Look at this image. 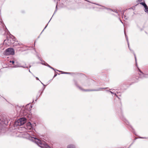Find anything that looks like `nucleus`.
<instances>
[{"instance_id":"nucleus-9","label":"nucleus","mask_w":148,"mask_h":148,"mask_svg":"<svg viewBox=\"0 0 148 148\" xmlns=\"http://www.w3.org/2000/svg\"><path fill=\"white\" fill-rule=\"evenodd\" d=\"M92 3L95 4H96V5H97L100 6H101L103 7L104 8H106V9H107L109 11H113V10H112V9H110V8H106L105 7L103 6H102V5H99V4H98L95 3Z\"/></svg>"},{"instance_id":"nucleus-10","label":"nucleus","mask_w":148,"mask_h":148,"mask_svg":"<svg viewBox=\"0 0 148 148\" xmlns=\"http://www.w3.org/2000/svg\"><path fill=\"white\" fill-rule=\"evenodd\" d=\"M125 36H126V40H127V44H128V47L129 48V49L130 50V51H132L133 52V51H132V50H131L130 48V47H129V43L128 42V38L127 37V36H126V35H125Z\"/></svg>"},{"instance_id":"nucleus-22","label":"nucleus","mask_w":148,"mask_h":148,"mask_svg":"<svg viewBox=\"0 0 148 148\" xmlns=\"http://www.w3.org/2000/svg\"><path fill=\"white\" fill-rule=\"evenodd\" d=\"M139 138H143V139H147V137H139Z\"/></svg>"},{"instance_id":"nucleus-5","label":"nucleus","mask_w":148,"mask_h":148,"mask_svg":"<svg viewBox=\"0 0 148 148\" xmlns=\"http://www.w3.org/2000/svg\"><path fill=\"white\" fill-rule=\"evenodd\" d=\"M139 71L140 72L139 75L141 78H148V74H143L140 70Z\"/></svg>"},{"instance_id":"nucleus-28","label":"nucleus","mask_w":148,"mask_h":148,"mask_svg":"<svg viewBox=\"0 0 148 148\" xmlns=\"http://www.w3.org/2000/svg\"><path fill=\"white\" fill-rule=\"evenodd\" d=\"M47 25H48V24H47V25L45 26V28H44V29H43V30H42V32H43V31L44 30V29H45L46 28V27H47ZM42 32H41V33H42Z\"/></svg>"},{"instance_id":"nucleus-16","label":"nucleus","mask_w":148,"mask_h":148,"mask_svg":"<svg viewBox=\"0 0 148 148\" xmlns=\"http://www.w3.org/2000/svg\"><path fill=\"white\" fill-rule=\"evenodd\" d=\"M124 122L127 125H129V121L126 120H125L124 121Z\"/></svg>"},{"instance_id":"nucleus-33","label":"nucleus","mask_w":148,"mask_h":148,"mask_svg":"<svg viewBox=\"0 0 148 148\" xmlns=\"http://www.w3.org/2000/svg\"><path fill=\"white\" fill-rule=\"evenodd\" d=\"M40 63L41 64H42V65H44V64H45L43 62H41Z\"/></svg>"},{"instance_id":"nucleus-24","label":"nucleus","mask_w":148,"mask_h":148,"mask_svg":"<svg viewBox=\"0 0 148 148\" xmlns=\"http://www.w3.org/2000/svg\"><path fill=\"white\" fill-rule=\"evenodd\" d=\"M57 5L56 6V10H55L54 12V14H53V15L55 14V13L56 12V11H57Z\"/></svg>"},{"instance_id":"nucleus-23","label":"nucleus","mask_w":148,"mask_h":148,"mask_svg":"<svg viewBox=\"0 0 148 148\" xmlns=\"http://www.w3.org/2000/svg\"><path fill=\"white\" fill-rule=\"evenodd\" d=\"M57 5L56 6V10H55L54 12V14H53V15L55 14V13L56 12V11H57Z\"/></svg>"},{"instance_id":"nucleus-15","label":"nucleus","mask_w":148,"mask_h":148,"mask_svg":"<svg viewBox=\"0 0 148 148\" xmlns=\"http://www.w3.org/2000/svg\"><path fill=\"white\" fill-rule=\"evenodd\" d=\"M59 71V72H61L62 73H63V74H69L71 73H70L65 72H63V71Z\"/></svg>"},{"instance_id":"nucleus-17","label":"nucleus","mask_w":148,"mask_h":148,"mask_svg":"<svg viewBox=\"0 0 148 148\" xmlns=\"http://www.w3.org/2000/svg\"><path fill=\"white\" fill-rule=\"evenodd\" d=\"M49 68H51V69L53 70L55 72L56 71H58V70H57V69H55L54 68H53V67H52L51 66H50V67H49Z\"/></svg>"},{"instance_id":"nucleus-20","label":"nucleus","mask_w":148,"mask_h":148,"mask_svg":"<svg viewBox=\"0 0 148 148\" xmlns=\"http://www.w3.org/2000/svg\"><path fill=\"white\" fill-rule=\"evenodd\" d=\"M44 65L47 66H48L49 67H50V66L48 64H47L46 63H45V64H44Z\"/></svg>"},{"instance_id":"nucleus-38","label":"nucleus","mask_w":148,"mask_h":148,"mask_svg":"<svg viewBox=\"0 0 148 148\" xmlns=\"http://www.w3.org/2000/svg\"><path fill=\"white\" fill-rule=\"evenodd\" d=\"M29 72L31 73L29 70Z\"/></svg>"},{"instance_id":"nucleus-25","label":"nucleus","mask_w":148,"mask_h":148,"mask_svg":"<svg viewBox=\"0 0 148 148\" xmlns=\"http://www.w3.org/2000/svg\"><path fill=\"white\" fill-rule=\"evenodd\" d=\"M114 95L116 97H118V99H120V98L118 97V96L116 94V93H114Z\"/></svg>"},{"instance_id":"nucleus-12","label":"nucleus","mask_w":148,"mask_h":148,"mask_svg":"<svg viewBox=\"0 0 148 148\" xmlns=\"http://www.w3.org/2000/svg\"><path fill=\"white\" fill-rule=\"evenodd\" d=\"M140 4L143 5L144 7H145L147 6V5L145 2H140Z\"/></svg>"},{"instance_id":"nucleus-27","label":"nucleus","mask_w":148,"mask_h":148,"mask_svg":"<svg viewBox=\"0 0 148 148\" xmlns=\"http://www.w3.org/2000/svg\"><path fill=\"white\" fill-rule=\"evenodd\" d=\"M28 125L29 126L30 125V126L31 127V124L30 123H28Z\"/></svg>"},{"instance_id":"nucleus-29","label":"nucleus","mask_w":148,"mask_h":148,"mask_svg":"<svg viewBox=\"0 0 148 148\" xmlns=\"http://www.w3.org/2000/svg\"><path fill=\"white\" fill-rule=\"evenodd\" d=\"M47 25H48V24H47V25L45 26V28H44V29H43V30H42V32H43V31L44 30V29H45L46 28V27H47ZM42 32H41V33H42Z\"/></svg>"},{"instance_id":"nucleus-37","label":"nucleus","mask_w":148,"mask_h":148,"mask_svg":"<svg viewBox=\"0 0 148 148\" xmlns=\"http://www.w3.org/2000/svg\"><path fill=\"white\" fill-rule=\"evenodd\" d=\"M51 19H50V20H49V22H48V23H49V22H50V21L51 20Z\"/></svg>"},{"instance_id":"nucleus-31","label":"nucleus","mask_w":148,"mask_h":148,"mask_svg":"<svg viewBox=\"0 0 148 148\" xmlns=\"http://www.w3.org/2000/svg\"><path fill=\"white\" fill-rule=\"evenodd\" d=\"M57 75V74L55 73L53 76V77H56Z\"/></svg>"},{"instance_id":"nucleus-14","label":"nucleus","mask_w":148,"mask_h":148,"mask_svg":"<svg viewBox=\"0 0 148 148\" xmlns=\"http://www.w3.org/2000/svg\"><path fill=\"white\" fill-rule=\"evenodd\" d=\"M22 67L23 68H28V67L27 66H17L16 65L15 66H14V67Z\"/></svg>"},{"instance_id":"nucleus-34","label":"nucleus","mask_w":148,"mask_h":148,"mask_svg":"<svg viewBox=\"0 0 148 148\" xmlns=\"http://www.w3.org/2000/svg\"><path fill=\"white\" fill-rule=\"evenodd\" d=\"M36 80H39L40 81V80H39V78H38V77H36Z\"/></svg>"},{"instance_id":"nucleus-41","label":"nucleus","mask_w":148,"mask_h":148,"mask_svg":"<svg viewBox=\"0 0 148 148\" xmlns=\"http://www.w3.org/2000/svg\"><path fill=\"white\" fill-rule=\"evenodd\" d=\"M1 19H0V21H1Z\"/></svg>"},{"instance_id":"nucleus-11","label":"nucleus","mask_w":148,"mask_h":148,"mask_svg":"<svg viewBox=\"0 0 148 148\" xmlns=\"http://www.w3.org/2000/svg\"><path fill=\"white\" fill-rule=\"evenodd\" d=\"M125 36H126V40H127V44H128V47L129 48V49L130 50V51H132L133 52V51H132V50H131L130 48V47H129V43L128 42V38L127 37V36H126V35H125Z\"/></svg>"},{"instance_id":"nucleus-35","label":"nucleus","mask_w":148,"mask_h":148,"mask_svg":"<svg viewBox=\"0 0 148 148\" xmlns=\"http://www.w3.org/2000/svg\"><path fill=\"white\" fill-rule=\"evenodd\" d=\"M41 82V83L44 86H45V85L43 84Z\"/></svg>"},{"instance_id":"nucleus-26","label":"nucleus","mask_w":148,"mask_h":148,"mask_svg":"<svg viewBox=\"0 0 148 148\" xmlns=\"http://www.w3.org/2000/svg\"><path fill=\"white\" fill-rule=\"evenodd\" d=\"M10 62H12V64H14V61H10Z\"/></svg>"},{"instance_id":"nucleus-2","label":"nucleus","mask_w":148,"mask_h":148,"mask_svg":"<svg viewBox=\"0 0 148 148\" xmlns=\"http://www.w3.org/2000/svg\"><path fill=\"white\" fill-rule=\"evenodd\" d=\"M26 121V119L25 118H22L18 119L15 121L14 124V126H19L23 125Z\"/></svg>"},{"instance_id":"nucleus-42","label":"nucleus","mask_w":148,"mask_h":148,"mask_svg":"<svg viewBox=\"0 0 148 148\" xmlns=\"http://www.w3.org/2000/svg\"><path fill=\"white\" fill-rule=\"evenodd\" d=\"M147 139H148V137H147Z\"/></svg>"},{"instance_id":"nucleus-4","label":"nucleus","mask_w":148,"mask_h":148,"mask_svg":"<svg viewBox=\"0 0 148 148\" xmlns=\"http://www.w3.org/2000/svg\"><path fill=\"white\" fill-rule=\"evenodd\" d=\"M4 54L6 55H14V50L12 48H8L5 50L4 53Z\"/></svg>"},{"instance_id":"nucleus-30","label":"nucleus","mask_w":148,"mask_h":148,"mask_svg":"<svg viewBox=\"0 0 148 148\" xmlns=\"http://www.w3.org/2000/svg\"><path fill=\"white\" fill-rule=\"evenodd\" d=\"M39 97L38 96H37L36 97V99L35 100V101H37V100L38 99V98Z\"/></svg>"},{"instance_id":"nucleus-18","label":"nucleus","mask_w":148,"mask_h":148,"mask_svg":"<svg viewBox=\"0 0 148 148\" xmlns=\"http://www.w3.org/2000/svg\"><path fill=\"white\" fill-rule=\"evenodd\" d=\"M75 85L77 86H78V87L79 88V89H80L81 90H82V88H81V87H79V86H78L77 85V82H75Z\"/></svg>"},{"instance_id":"nucleus-3","label":"nucleus","mask_w":148,"mask_h":148,"mask_svg":"<svg viewBox=\"0 0 148 148\" xmlns=\"http://www.w3.org/2000/svg\"><path fill=\"white\" fill-rule=\"evenodd\" d=\"M14 41H15V38H12L11 37H7V39L4 40V44L9 46L14 43Z\"/></svg>"},{"instance_id":"nucleus-6","label":"nucleus","mask_w":148,"mask_h":148,"mask_svg":"<svg viewBox=\"0 0 148 148\" xmlns=\"http://www.w3.org/2000/svg\"><path fill=\"white\" fill-rule=\"evenodd\" d=\"M99 88L97 89H96V90H95H95H84L85 91H99L101 90L105 89L106 88Z\"/></svg>"},{"instance_id":"nucleus-44","label":"nucleus","mask_w":148,"mask_h":148,"mask_svg":"<svg viewBox=\"0 0 148 148\" xmlns=\"http://www.w3.org/2000/svg\"><path fill=\"white\" fill-rule=\"evenodd\" d=\"M125 19H127V18H125Z\"/></svg>"},{"instance_id":"nucleus-40","label":"nucleus","mask_w":148,"mask_h":148,"mask_svg":"<svg viewBox=\"0 0 148 148\" xmlns=\"http://www.w3.org/2000/svg\"><path fill=\"white\" fill-rule=\"evenodd\" d=\"M121 22L122 23H123L122 22V21H121Z\"/></svg>"},{"instance_id":"nucleus-36","label":"nucleus","mask_w":148,"mask_h":148,"mask_svg":"<svg viewBox=\"0 0 148 148\" xmlns=\"http://www.w3.org/2000/svg\"><path fill=\"white\" fill-rule=\"evenodd\" d=\"M106 91L107 92H110V90H106Z\"/></svg>"},{"instance_id":"nucleus-8","label":"nucleus","mask_w":148,"mask_h":148,"mask_svg":"<svg viewBox=\"0 0 148 148\" xmlns=\"http://www.w3.org/2000/svg\"><path fill=\"white\" fill-rule=\"evenodd\" d=\"M14 44V46H20L21 45L20 43H19V42L18 41H15L14 43H13Z\"/></svg>"},{"instance_id":"nucleus-19","label":"nucleus","mask_w":148,"mask_h":148,"mask_svg":"<svg viewBox=\"0 0 148 148\" xmlns=\"http://www.w3.org/2000/svg\"><path fill=\"white\" fill-rule=\"evenodd\" d=\"M134 57H135V61H136V64L137 65L136 58V56L135 54L134 53Z\"/></svg>"},{"instance_id":"nucleus-21","label":"nucleus","mask_w":148,"mask_h":148,"mask_svg":"<svg viewBox=\"0 0 148 148\" xmlns=\"http://www.w3.org/2000/svg\"><path fill=\"white\" fill-rule=\"evenodd\" d=\"M112 11L116 13L117 14H118V12H117V11L115 9L113 10Z\"/></svg>"},{"instance_id":"nucleus-1","label":"nucleus","mask_w":148,"mask_h":148,"mask_svg":"<svg viewBox=\"0 0 148 148\" xmlns=\"http://www.w3.org/2000/svg\"><path fill=\"white\" fill-rule=\"evenodd\" d=\"M34 136L32 134L29 135L28 138L30 140L35 143L42 148H51L45 142L41 141Z\"/></svg>"},{"instance_id":"nucleus-43","label":"nucleus","mask_w":148,"mask_h":148,"mask_svg":"<svg viewBox=\"0 0 148 148\" xmlns=\"http://www.w3.org/2000/svg\"><path fill=\"white\" fill-rule=\"evenodd\" d=\"M142 0H141L140 1H141Z\"/></svg>"},{"instance_id":"nucleus-39","label":"nucleus","mask_w":148,"mask_h":148,"mask_svg":"<svg viewBox=\"0 0 148 148\" xmlns=\"http://www.w3.org/2000/svg\"><path fill=\"white\" fill-rule=\"evenodd\" d=\"M24 115H26V114H24Z\"/></svg>"},{"instance_id":"nucleus-32","label":"nucleus","mask_w":148,"mask_h":148,"mask_svg":"<svg viewBox=\"0 0 148 148\" xmlns=\"http://www.w3.org/2000/svg\"><path fill=\"white\" fill-rule=\"evenodd\" d=\"M110 92L111 93H112V94H114V93L113 92H112V91H110Z\"/></svg>"},{"instance_id":"nucleus-7","label":"nucleus","mask_w":148,"mask_h":148,"mask_svg":"<svg viewBox=\"0 0 148 148\" xmlns=\"http://www.w3.org/2000/svg\"><path fill=\"white\" fill-rule=\"evenodd\" d=\"M67 148H76V147L74 144H70L67 145Z\"/></svg>"},{"instance_id":"nucleus-13","label":"nucleus","mask_w":148,"mask_h":148,"mask_svg":"<svg viewBox=\"0 0 148 148\" xmlns=\"http://www.w3.org/2000/svg\"><path fill=\"white\" fill-rule=\"evenodd\" d=\"M144 8H145V12L148 13V6L147 5V6H146V7H145Z\"/></svg>"}]
</instances>
